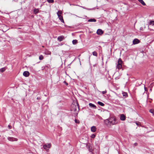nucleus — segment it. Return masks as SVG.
<instances>
[{
    "label": "nucleus",
    "mask_w": 154,
    "mask_h": 154,
    "mask_svg": "<svg viewBox=\"0 0 154 154\" xmlns=\"http://www.w3.org/2000/svg\"><path fill=\"white\" fill-rule=\"evenodd\" d=\"M71 111L72 112L75 116L77 115L78 112L79 110V106L78 103L75 102L74 103H72L71 106Z\"/></svg>",
    "instance_id": "nucleus-1"
},
{
    "label": "nucleus",
    "mask_w": 154,
    "mask_h": 154,
    "mask_svg": "<svg viewBox=\"0 0 154 154\" xmlns=\"http://www.w3.org/2000/svg\"><path fill=\"white\" fill-rule=\"evenodd\" d=\"M122 59L120 58L119 59L118 62H117V65L116 66V68L118 69H120L122 67Z\"/></svg>",
    "instance_id": "nucleus-2"
},
{
    "label": "nucleus",
    "mask_w": 154,
    "mask_h": 154,
    "mask_svg": "<svg viewBox=\"0 0 154 154\" xmlns=\"http://www.w3.org/2000/svg\"><path fill=\"white\" fill-rule=\"evenodd\" d=\"M62 14V12L61 11H58L57 13V14L59 19L61 21V22L64 23V21L63 20V17L61 15Z\"/></svg>",
    "instance_id": "nucleus-3"
},
{
    "label": "nucleus",
    "mask_w": 154,
    "mask_h": 154,
    "mask_svg": "<svg viewBox=\"0 0 154 154\" xmlns=\"http://www.w3.org/2000/svg\"><path fill=\"white\" fill-rule=\"evenodd\" d=\"M110 125H114L117 124L116 122V118L111 117L109 119Z\"/></svg>",
    "instance_id": "nucleus-4"
},
{
    "label": "nucleus",
    "mask_w": 154,
    "mask_h": 154,
    "mask_svg": "<svg viewBox=\"0 0 154 154\" xmlns=\"http://www.w3.org/2000/svg\"><path fill=\"white\" fill-rule=\"evenodd\" d=\"M51 147V143L46 144L44 145L43 147L44 149H48L50 148Z\"/></svg>",
    "instance_id": "nucleus-5"
},
{
    "label": "nucleus",
    "mask_w": 154,
    "mask_h": 154,
    "mask_svg": "<svg viewBox=\"0 0 154 154\" xmlns=\"http://www.w3.org/2000/svg\"><path fill=\"white\" fill-rule=\"evenodd\" d=\"M87 147L88 148L89 151L92 152L93 151L92 147L91 145L90 144H88L87 145Z\"/></svg>",
    "instance_id": "nucleus-6"
},
{
    "label": "nucleus",
    "mask_w": 154,
    "mask_h": 154,
    "mask_svg": "<svg viewBox=\"0 0 154 154\" xmlns=\"http://www.w3.org/2000/svg\"><path fill=\"white\" fill-rule=\"evenodd\" d=\"M8 139L10 141H17V139L16 138L10 137H8Z\"/></svg>",
    "instance_id": "nucleus-7"
},
{
    "label": "nucleus",
    "mask_w": 154,
    "mask_h": 154,
    "mask_svg": "<svg viewBox=\"0 0 154 154\" xmlns=\"http://www.w3.org/2000/svg\"><path fill=\"white\" fill-rule=\"evenodd\" d=\"M120 119L122 121H125L126 119V116L123 114H121L120 116Z\"/></svg>",
    "instance_id": "nucleus-8"
},
{
    "label": "nucleus",
    "mask_w": 154,
    "mask_h": 154,
    "mask_svg": "<svg viewBox=\"0 0 154 154\" xmlns=\"http://www.w3.org/2000/svg\"><path fill=\"white\" fill-rule=\"evenodd\" d=\"M103 32L102 29H98L97 32V33L98 35H101L103 34Z\"/></svg>",
    "instance_id": "nucleus-9"
},
{
    "label": "nucleus",
    "mask_w": 154,
    "mask_h": 154,
    "mask_svg": "<svg viewBox=\"0 0 154 154\" xmlns=\"http://www.w3.org/2000/svg\"><path fill=\"white\" fill-rule=\"evenodd\" d=\"M29 73L28 71H25L23 73V75L25 77H27L29 75Z\"/></svg>",
    "instance_id": "nucleus-10"
},
{
    "label": "nucleus",
    "mask_w": 154,
    "mask_h": 154,
    "mask_svg": "<svg viewBox=\"0 0 154 154\" xmlns=\"http://www.w3.org/2000/svg\"><path fill=\"white\" fill-rule=\"evenodd\" d=\"M139 40L137 39L136 38L134 39L133 41V44L134 45L137 44L139 43Z\"/></svg>",
    "instance_id": "nucleus-11"
},
{
    "label": "nucleus",
    "mask_w": 154,
    "mask_h": 154,
    "mask_svg": "<svg viewBox=\"0 0 154 154\" xmlns=\"http://www.w3.org/2000/svg\"><path fill=\"white\" fill-rule=\"evenodd\" d=\"M64 39V37L63 36H59L57 38V39L60 42L62 41L63 39Z\"/></svg>",
    "instance_id": "nucleus-12"
},
{
    "label": "nucleus",
    "mask_w": 154,
    "mask_h": 154,
    "mask_svg": "<svg viewBox=\"0 0 154 154\" xmlns=\"http://www.w3.org/2000/svg\"><path fill=\"white\" fill-rule=\"evenodd\" d=\"M96 128L95 126H93L91 128V131L93 132H95L96 131Z\"/></svg>",
    "instance_id": "nucleus-13"
},
{
    "label": "nucleus",
    "mask_w": 154,
    "mask_h": 154,
    "mask_svg": "<svg viewBox=\"0 0 154 154\" xmlns=\"http://www.w3.org/2000/svg\"><path fill=\"white\" fill-rule=\"evenodd\" d=\"M104 122H105V124L107 125H109L110 126L111 125H110V122H109V119L106 120Z\"/></svg>",
    "instance_id": "nucleus-14"
},
{
    "label": "nucleus",
    "mask_w": 154,
    "mask_h": 154,
    "mask_svg": "<svg viewBox=\"0 0 154 154\" xmlns=\"http://www.w3.org/2000/svg\"><path fill=\"white\" fill-rule=\"evenodd\" d=\"M89 105L90 107L92 108H93L95 109L96 108V106L92 103H89Z\"/></svg>",
    "instance_id": "nucleus-15"
},
{
    "label": "nucleus",
    "mask_w": 154,
    "mask_h": 154,
    "mask_svg": "<svg viewBox=\"0 0 154 154\" xmlns=\"http://www.w3.org/2000/svg\"><path fill=\"white\" fill-rule=\"evenodd\" d=\"M138 1L140 3L143 5H146V4L143 0H138Z\"/></svg>",
    "instance_id": "nucleus-16"
},
{
    "label": "nucleus",
    "mask_w": 154,
    "mask_h": 154,
    "mask_svg": "<svg viewBox=\"0 0 154 154\" xmlns=\"http://www.w3.org/2000/svg\"><path fill=\"white\" fill-rule=\"evenodd\" d=\"M6 69L5 67L2 68L0 69V72H3Z\"/></svg>",
    "instance_id": "nucleus-17"
},
{
    "label": "nucleus",
    "mask_w": 154,
    "mask_h": 154,
    "mask_svg": "<svg viewBox=\"0 0 154 154\" xmlns=\"http://www.w3.org/2000/svg\"><path fill=\"white\" fill-rule=\"evenodd\" d=\"M97 103L99 105L101 106H104V104L101 102L98 101Z\"/></svg>",
    "instance_id": "nucleus-18"
},
{
    "label": "nucleus",
    "mask_w": 154,
    "mask_h": 154,
    "mask_svg": "<svg viewBox=\"0 0 154 154\" xmlns=\"http://www.w3.org/2000/svg\"><path fill=\"white\" fill-rule=\"evenodd\" d=\"M96 20L95 19H91L88 20V21L89 22H95Z\"/></svg>",
    "instance_id": "nucleus-19"
},
{
    "label": "nucleus",
    "mask_w": 154,
    "mask_h": 154,
    "mask_svg": "<svg viewBox=\"0 0 154 154\" xmlns=\"http://www.w3.org/2000/svg\"><path fill=\"white\" fill-rule=\"evenodd\" d=\"M39 9H35L34 10V12L35 14H36L38 12Z\"/></svg>",
    "instance_id": "nucleus-20"
},
{
    "label": "nucleus",
    "mask_w": 154,
    "mask_h": 154,
    "mask_svg": "<svg viewBox=\"0 0 154 154\" xmlns=\"http://www.w3.org/2000/svg\"><path fill=\"white\" fill-rule=\"evenodd\" d=\"M72 42L73 44H76L77 42V40H73L72 41Z\"/></svg>",
    "instance_id": "nucleus-21"
},
{
    "label": "nucleus",
    "mask_w": 154,
    "mask_h": 154,
    "mask_svg": "<svg viewBox=\"0 0 154 154\" xmlns=\"http://www.w3.org/2000/svg\"><path fill=\"white\" fill-rule=\"evenodd\" d=\"M92 54L93 55L95 56H97V53L96 51H94L93 52Z\"/></svg>",
    "instance_id": "nucleus-22"
},
{
    "label": "nucleus",
    "mask_w": 154,
    "mask_h": 154,
    "mask_svg": "<svg viewBox=\"0 0 154 154\" xmlns=\"http://www.w3.org/2000/svg\"><path fill=\"white\" fill-rule=\"evenodd\" d=\"M149 24L154 25V21L151 20L149 22Z\"/></svg>",
    "instance_id": "nucleus-23"
},
{
    "label": "nucleus",
    "mask_w": 154,
    "mask_h": 154,
    "mask_svg": "<svg viewBox=\"0 0 154 154\" xmlns=\"http://www.w3.org/2000/svg\"><path fill=\"white\" fill-rule=\"evenodd\" d=\"M39 59L40 60H42L43 59V57L42 55H40L39 56Z\"/></svg>",
    "instance_id": "nucleus-24"
},
{
    "label": "nucleus",
    "mask_w": 154,
    "mask_h": 154,
    "mask_svg": "<svg viewBox=\"0 0 154 154\" xmlns=\"http://www.w3.org/2000/svg\"><path fill=\"white\" fill-rule=\"evenodd\" d=\"M47 1L49 3H53L54 2V0H47Z\"/></svg>",
    "instance_id": "nucleus-25"
},
{
    "label": "nucleus",
    "mask_w": 154,
    "mask_h": 154,
    "mask_svg": "<svg viewBox=\"0 0 154 154\" xmlns=\"http://www.w3.org/2000/svg\"><path fill=\"white\" fill-rule=\"evenodd\" d=\"M95 136H96L95 134H93L91 135V137L92 138H94L95 137Z\"/></svg>",
    "instance_id": "nucleus-26"
},
{
    "label": "nucleus",
    "mask_w": 154,
    "mask_h": 154,
    "mask_svg": "<svg viewBox=\"0 0 154 154\" xmlns=\"http://www.w3.org/2000/svg\"><path fill=\"white\" fill-rule=\"evenodd\" d=\"M122 94L123 96H127V94L126 92H123Z\"/></svg>",
    "instance_id": "nucleus-27"
},
{
    "label": "nucleus",
    "mask_w": 154,
    "mask_h": 154,
    "mask_svg": "<svg viewBox=\"0 0 154 154\" xmlns=\"http://www.w3.org/2000/svg\"><path fill=\"white\" fill-rule=\"evenodd\" d=\"M75 123H79L80 122L79 120H77L76 119H75Z\"/></svg>",
    "instance_id": "nucleus-28"
},
{
    "label": "nucleus",
    "mask_w": 154,
    "mask_h": 154,
    "mask_svg": "<svg viewBox=\"0 0 154 154\" xmlns=\"http://www.w3.org/2000/svg\"><path fill=\"white\" fill-rule=\"evenodd\" d=\"M102 92L103 94H106V93L107 91L106 90V91H102Z\"/></svg>",
    "instance_id": "nucleus-29"
},
{
    "label": "nucleus",
    "mask_w": 154,
    "mask_h": 154,
    "mask_svg": "<svg viewBox=\"0 0 154 154\" xmlns=\"http://www.w3.org/2000/svg\"><path fill=\"white\" fill-rule=\"evenodd\" d=\"M149 112L152 113L153 114V112H154V111L153 110H152V109H150L149 110Z\"/></svg>",
    "instance_id": "nucleus-30"
},
{
    "label": "nucleus",
    "mask_w": 154,
    "mask_h": 154,
    "mask_svg": "<svg viewBox=\"0 0 154 154\" xmlns=\"http://www.w3.org/2000/svg\"><path fill=\"white\" fill-rule=\"evenodd\" d=\"M8 127L9 128V129H11L12 128V126L11 125H8Z\"/></svg>",
    "instance_id": "nucleus-31"
},
{
    "label": "nucleus",
    "mask_w": 154,
    "mask_h": 154,
    "mask_svg": "<svg viewBox=\"0 0 154 154\" xmlns=\"http://www.w3.org/2000/svg\"><path fill=\"white\" fill-rule=\"evenodd\" d=\"M64 82L66 85H68V83L67 82H66L65 81H64Z\"/></svg>",
    "instance_id": "nucleus-32"
},
{
    "label": "nucleus",
    "mask_w": 154,
    "mask_h": 154,
    "mask_svg": "<svg viewBox=\"0 0 154 154\" xmlns=\"http://www.w3.org/2000/svg\"><path fill=\"white\" fill-rule=\"evenodd\" d=\"M134 145L135 146H137V143H134Z\"/></svg>",
    "instance_id": "nucleus-33"
},
{
    "label": "nucleus",
    "mask_w": 154,
    "mask_h": 154,
    "mask_svg": "<svg viewBox=\"0 0 154 154\" xmlns=\"http://www.w3.org/2000/svg\"><path fill=\"white\" fill-rule=\"evenodd\" d=\"M40 98H41L40 97H37V100H39V99H40Z\"/></svg>",
    "instance_id": "nucleus-34"
},
{
    "label": "nucleus",
    "mask_w": 154,
    "mask_h": 154,
    "mask_svg": "<svg viewBox=\"0 0 154 154\" xmlns=\"http://www.w3.org/2000/svg\"><path fill=\"white\" fill-rule=\"evenodd\" d=\"M140 30H142V27L140 28Z\"/></svg>",
    "instance_id": "nucleus-35"
},
{
    "label": "nucleus",
    "mask_w": 154,
    "mask_h": 154,
    "mask_svg": "<svg viewBox=\"0 0 154 154\" xmlns=\"http://www.w3.org/2000/svg\"><path fill=\"white\" fill-rule=\"evenodd\" d=\"M136 124L137 125V124H138V123H136Z\"/></svg>",
    "instance_id": "nucleus-36"
},
{
    "label": "nucleus",
    "mask_w": 154,
    "mask_h": 154,
    "mask_svg": "<svg viewBox=\"0 0 154 154\" xmlns=\"http://www.w3.org/2000/svg\"><path fill=\"white\" fill-rule=\"evenodd\" d=\"M136 124L137 125V124H138V123H136Z\"/></svg>",
    "instance_id": "nucleus-37"
}]
</instances>
